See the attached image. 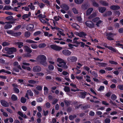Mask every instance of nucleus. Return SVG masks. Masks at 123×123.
Here are the masks:
<instances>
[{
	"instance_id": "nucleus-1",
	"label": "nucleus",
	"mask_w": 123,
	"mask_h": 123,
	"mask_svg": "<svg viewBox=\"0 0 123 123\" xmlns=\"http://www.w3.org/2000/svg\"><path fill=\"white\" fill-rule=\"evenodd\" d=\"M2 51L4 53H6L9 54H12L16 51V49L14 47L8 48L6 47L3 48Z\"/></svg>"
},
{
	"instance_id": "nucleus-2",
	"label": "nucleus",
	"mask_w": 123,
	"mask_h": 123,
	"mask_svg": "<svg viewBox=\"0 0 123 123\" xmlns=\"http://www.w3.org/2000/svg\"><path fill=\"white\" fill-rule=\"evenodd\" d=\"M57 62L59 63L57 64V65L59 67L65 69L68 68V67L66 65V62L63 59L60 58H58L57 59Z\"/></svg>"
},
{
	"instance_id": "nucleus-3",
	"label": "nucleus",
	"mask_w": 123,
	"mask_h": 123,
	"mask_svg": "<svg viewBox=\"0 0 123 123\" xmlns=\"http://www.w3.org/2000/svg\"><path fill=\"white\" fill-rule=\"evenodd\" d=\"M14 22L9 21L5 22V25L4 26V28L6 29H8L11 28L12 26L11 24H14Z\"/></svg>"
},
{
	"instance_id": "nucleus-4",
	"label": "nucleus",
	"mask_w": 123,
	"mask_h": 123,
	"mask_svg": "<svg viewBox=\"0 0 123 123\" xmlns=\"http://www.w3.org/2000/svg\"><path fill=\"white\" fill-rule=\"evenodd\" d=\"M77 59V57L74 56H69L67 58V61L69 62H75Z\"/></svg>"
},
{
	"instance_id": "nucleus-5",
	"label": "nucleus",
	"mask_w": 123,
	"mask_h": 123,
	"mask_svg": "<svg viewBox=\"0 0 123 123\" xmlns=\"http://www.w3.org/2000/svg\"><path fill=\"white\" fill-rule=\"evenodd\" d=\"M37 60L39 62H41V61L46 60L47 59L46 56L43 55H39L38 56L37 58Z\"/></svg>"
},
{
	"instance_id": "nucleus-6",
	"label": "nucleus",
	"mask_w": 123,
	"mask_h": 123,
	"mask_svg": "<svg viewBox=\"0 0 123 123\" xmlns=\"http://www.w3.org/2000/svg\"><path fill=\"white\" fill-rule=\"evenodd\" d=\"M116 35V33H109L107 34H106L107 38L108 40H114L113 38V36Z\"/></svg>"
},
{
	"instance_id": "nucleus-7",
	"label": "nucleus",
	"mask_w": 123,
	"mask_h": 123,
	"mask_svg": "<svg viewBox=\"0 0 123 123\" xmlns=\"http://www.w3.org/2000/svg\"><path fill=\"white\" fill-rule=\"evenodd\" d=\"M28 95L31 96H32L33 95V93L31 90H29L27 91V92L25 96V97L29 99V98L28 97Z\"/></svg>"
},
{
	"instance_id": "nucleus-8",
	"label": "nucleus",
	"mask_w": 123,
	"mask_h": 123,
	"mask_svg": "<svg viewBox=\"0 0 123 123\" xmlns=\"http://www.w3.org/2000/svg\"><path fill=\"white\" fill-rule=\"evenodd\" d=\"M63 54L65 55H70L71 52L68 49H64L62 51Z\"/></svg>"
},
{
	"instance_id": "nucleus-9",
	"label": "nucleus",
	"mask_w": 123,
	"mask_h": 123,
	"mask_svg": "<svg viewBox=\"0 0 123 123\" xmlns=\"http://www.w3.org/2000/svg\"><path fill=\"white\" fill-rule=\"evenodd\" d=\"M32 70L34 72H39L41 71V68L38 66H35L33 67Z\"/></svg>"
},
{
	"instance_id": "nucleus-10",
	"label": "nucleus",
	"mask_w": 123,
	"mask_h": 123,
	"mask_svg": "<svg viewBox=\"0 0 123 123\" xmlns=\"http://www.w3.org/2000/svg\"><path fill=\"white\" fill-rule=\"evenodd\" d=\"M85 24L86 26L89 27H93L94 26L93 24L90 21H87L85 22Z\"/></svg>"
},
{
	"instance_id": "nucleus-11",
	"label": "nucleus",
	"mask_w": 123,
	"mask_h": 123,
	"mask_svg": "<svg viewBox=\"0 0 123 123\" xmlns=\"http://www.w3.org/2000/svg\"><path fill=\"white\" fill-rule=\"evenodd\" d=\"M34 27V26L32 24H30L27 26L26 27V29L29 31H32Z\"/></svg>"
},
{
	"instance_id": "nucleus-12",
	"label": "nucleus",
	"mask_w": 123,
	"mask_h": 123,
	"mask_svg": "<svg viewBox=\"0 0 123 123\" xmlns=\"http://www.w3.org/2000/svg\"><path fill=\"white\" fill-rule=\"evenodd\" d=\"M86 93L85 92H78V94L80 97L82 98H84L85 97Z\"/></svg>"
},
{
	"instance_id": "nucleus-13",
	"label": "nucleus",
	"mask_w": 123,
	"mask_h": 123,
	"mask_svg": "<svg viewBox=\"0 0 123 123\" xmlns=\"http://www.w3.org/2000/svg\"><path fill=\"white\" fill-rule=\"evenodd\" d=\"M24 49L26 51L29 53H31L32 52L31 49L27 46H25L24 47Z\"/></svg>"
},
{
	"instance_id": "nucleus-14",
	"label": "nucleus",
	"mask_w": 123,
	"mask_h": 123,
	"mask_svg": "<svg viewBox=\"0 0 123 123\" xmlns=\"http://www.w3.org/2000/svg\"><path fill=\"white\" fill-rule=\"evenodd\" d=\"M0 102L2 105L3 106L6 107L9 106L8 103L4 100H1Z\"/></svg>"
},
{
	"instance_id": "nucleus-15",
	"label": "nucleus",
	"mask_w": 123,
	"mask_h": 123,
	"mask_svg": "<svg viewBox=\"0 0 123 123\" xmlns=\"http://www.w3.org/2000/svg\"><path fill=\"white\" fill-rule=\"evenodd\" d=\"M120 8V7L118 6H112L110 7V8L113 10H118Z\"/></svg>"
},
{
	"instance_id": "nucleus-16",
	"label": "nucleus",
	"mask_w": 123,
	"mask_h": 123,
	"mask_svg": "<svg viewBox=\"0 0 123 123\" xmlns=\"http://www.w3.org/2000/svg\"><path fill=\"white\" fill-rule=\"evenodd\" d=\"M93 10V9L92 8H90L88 9L86 12V14L87 15H89Z\"/></svg>"
},
{
	"instance_id": "nucleus-17",
	"label": "nucleus",
	"mask_w": 123,
	"mask_h": 123,
	"mask_svg": "<svg viewBox=\"0 0 123 123\" xmlns=\"http://www.w3.org/2000/svg\"><path fill=\"white\" fill-rule=\"evenodd\" d=\"M49 62L50 64H54L55 63V62L52 60V58L51 57H49L48 58Z\"/></svg>"
},
{
	"instance_id": "nucleus-18",
	"label": "nucleus",
	"mask_w": 123,
	"mask_h": 123,
	"mask_svg": "<svg viewBox=\"0 0 123 123\" xmlns=\"http://www.w3.org/2000/svg\"><path fill=\"white\" fill-rule=\"evenodd\" d=\"M106 8L105 7H99L98 8L99 12L101 13L104 12L106 10Z\"/></svg>"
},
{
	"instance_id": "nucleus-19",
	"label": "nucleus",
	"mask_w": 123,
	"mask_h": 123,
	"mask_svg": "<svg viewBox=\"0 0 123 123\" xmlns=\"http://www.w3.org/2000/svg\"><path fill=\"white\" fill-rule=\"evenodd\" d=\"M18 113L20 115L21 117H24L25 118H27V116L25 114H24L23 113L20 111H19L18 112Z\"/></svg>"
},
{
	"instance_id": "nucleus-20",
	"label": "nucleus",
	"mask_w": 123,
	"mask_h": 123,
	"mask_svg": "<svg viewBox=\"0 0 123 123\" xmlns=\"http://www.w3.org/2000/svg\"><path fill=\"white\" fill-rule=\"evenodd\" d=\"M61 7L66 10H67L69 9L68 6L65 4L62 5L61 6Z\"/></svg>"
},
{
	"instance_id": "nucleus-21",
	"label": "nucleus",
	"mask_w": 123,
	"mask_h": 123,
	"mask_svg": "<svg viewBox=\"0 0 123 123\" xmlns=\"http://www.w3.org/2000/svg\"><path fill=\"white\" fill-rule=\"evenodd\" d=\"M76 34L80 37H82L85 36L86 35V34L83 32H80V33H77Z\"/></svg>"
},
{
	"instance_id": "nucleus-22",
	"label": "nucleus",
	"mask_w": 123,
	"mask_h": 123,
	"mask_svg": "<svg viewBox=\"0 0 123 123\" xmlns=\"http://www.w3.org/2000/svg\"><path fill=\"white\" fill-rule=\"evenodd\" d=\"M44 94L45 95H47L48 94V89L46 87L44 86Z\"/></svg>"
},
{
	"instance_id": "nucleus-23",
	"label": "nucleus",
	"mask_w": 123,
	"mask_h": 123,
	"mask_svg": "<svg viewBox=\"0 0 123 123\" xmlns=\"http://www.w3.org/2000/svg\"><path fill=\"white\" fill-rule=\"evenodd\" d=\"M46 44L45 43H43L39 44L38 47L40 48H43L46 46Z\"/></svg>"
},
{
	"instance_id": "nucleus-24",
	"label": "nucleus",
	"mask_w": 123,
	"mask_h": 123,
	"mask_svg": "<svg viewBox=\"0 0 123 123\" xmlns=\"http://www.w3.org/2000/svg\"><path fill=\"white\" fill-rule=\"evenodd\" d=\"M39 19L41 22L43 23L47 24L48 25H50L48 21H46L45 20L42 18H40Z\"/></svg>"
},
{
	"instance_id": "nucleus-25",
	"label": "nucleus",
	"mask_w": 123,
	"mask_h": 123,
	"mask_svg": "<svg viewBox=\"0 0 123 123\" xmlns=\"http://www.w3.org/2000/svg\"><path fill=\"white\" fill-rule=\"evenodd\" d=\"M84 78L86 79V81L87 82H90L91 81V77L90 76L86 75L84 76Z\"/></svg>"
},
{
	"instance_id": "nucleus-26",
	"label": "nucleus",
	"mask_w": 123,
	"mask_h": 123,
	"mask_svg": "<svg viewBox=\"0 0 123 123\" xmlns=\"http://www.w3.org/2000/svg\"><path fill=\"white\" fill-rule=\"evenodd\" d=\"M21 34V33L20 32H14L13 36L15 37H17L19 36Z\"/></svg>"
},
{
	"instance_id": "nucleus-27",
	"label": "nucleus",
	"mask_w": 123,
	"mask_h": 123,
	"mask_svg": "<svg viewBox=\"0 0 123 123\" xmlns=\"http://www.w3.org/2000/svg\"><path fill=\"white\" fill-rule=\"evenodd\" d=\"M108 48L110 50L114 52H116L117 51V50H116L114 48L111 46H109Z\"/></svg>"
},
{
	"instance_id": "nucleus-28",
	"label": "nucleus",
	"mask_w": 123,
	"mask_h": 123,
	"mask_svg": "<svg viewBox=\"0 0 123 123\" xmlns=\"http://www.w3.org/2000/svg\"><path fill=\"white\" fill-rule=\"evenodd\" d=\"M31 36V33L29 31H26L25 32V36L26 38L29 37Z\"/></svg>"
},
{
	"instance_id": "nucleus-29",
	"label": "nucleus",
	"mask_w": 123,
	"mask_h": 123,
	"mask_svg": "<svg viewBox=\"0 0 123 123\" xmlns=\"http://www.w3.org/2000/svg\"><path fill=\"white\" fill-rule=\"evenodd\" d=\"M10 43L6 41L4 42L2 44V45L3 46H5L9 45Z\"/></svg>"
},
{
	"instance_id": "nucleus-30",
	"label": "nucleus",
	"mask_w": 123,
	"mask_h": 123,
	"mask_svg": "<svg viewBox=\"0 0 123 123\" xmlns=\"http://www.w3.org/2000/svg\"><path fill=\"white\" fill-rule=\"evenodd\" d=\"M23 43L22 42H17L16 44L18 45L19 48H21L23 46Z\"/></svg>"
},
{
	"instance_id": "nucleus-31",
	"label": "nucleus",
	"mask_w": 123,
	"mask_h": 123,
	"mask_svg": "<svg viewBox=\"0 0 123 123\" xmlns=\"http://www.w3.org/2000/svg\"><path fill=\"white\" fill-rule=\"evenodd\" d=\"M13 65L14 66H17L19 68H21V67L20 65H18V63L17 62H15L13 63Z\"/></svg>"
},
{
	"instance_id": "nucleus-32",
	"label": "nucleus",
	"mask_w": 123,
	"mask_h": 123,
	"mask_svg": "<svg viewBox=\"0 0 123 123\" xmlns=\"http://www.w3.org/2000/svg\"><path fill=\"white\" fill-rule=\"evenodd\" d=\"M90 71V73L92 74L93 76H94V78H96L98 76L97 74L95 72L93 71L92 73L91 71Z\"/></svg>"
},
{
	"instance_id": "nucleus-33",
	"label": "nucleus",
	"mask_w": 123,
	"mask_h": 123,
	"mask_svg": "<svg viewBox=\"0 0 123 123\" xmlns=\"http://www.w3.org/2000/svg\"><path fill=\"white\" fill-rule=\"evenodd\" d=\"M28 6L30 7V9L31 10H33L35 9V7L33 5V3H31L30 5H29Z\"/></svg>"
},
{
	"instance_id": "nucleus-34",
	"label": "nucleus",
	"mask_w": 123,
	"mask_h": 123,
	"mask_svg": "<svg viewBox=\"0 0 123 123\" xmlns=\"http://www.w3.org/2000/svg\"><path fill=\"white\" fill-rule=\"evenodd\" d=\"M84 0H74L75 2L77 4H80L82 3Z\"/></svg>"
},
{
	"instance_id": "nucleus-35",
	"label": "nucleus",
	"mask_w": 123,
	"mask_h": 123,
	"mask_svg": "<svg viewBox=\"0 0 123 123\" xmlns=\"http://www.w3.org/2000/svg\"><path fill=\"white\" fill-rule=\"evenodd\" d=\"M72 27L76 29H78L79 28V26L76 24H74L72 25Z\"/></svg>"
},
{
	"instance_id": "nucleus-36",
	"label": "nucleus",
	"mask_w": 123,
	"mask_h": 123,
	"mask_svg": "<svg viewBox=\"0 0 123 123\" xmlns=\"http://www.w3.org/2000/svg\"><path fill=\"white\" fill-rule=\"evenodd\" d=\"M100 4L105 6H107L108 5V3L105 1L102 0L100 1Z\"/></svg>"
},
{
	"instance_id": "nucleus-37",
	"label": "nucleus",
	"mask_w": 123,
	"mask_h": 123,
	"mask_svg": "<svg viewBox=\"0 0 123 123\" xmlns=\"http://www.w3.org/2000/svg\"><path fill=\"white\" fill-rule=\"evenodd\" d=\"M31 46L32 48L33 49H37L38 46L37 45L35 44H32L31 45Z\"/></svg>"
},
{
	"instance_id": "nucleus-38",
	"label": "nucleus",
	"mask_w": 123,
	"mask_h": 123,
	"mask_svg": "<svg viewBox=\"0 0 123 123\" xmlns=\"http://www.w3.org/2000/svg\"><path fill=\"white\" fill-rule=\"evenodd\" d=\"M40 62L41 64L44 66H46L47 65V62H46V60L41 61Z\"/></svg>"
},
{
	"instance_id": "nucleus-39",
	"label": "nucleus",
	"mask_w": 123,
	"mask_h": 123,
	"mask_svg": "<svg viewBox=\"0 0 123 123\" xmlns=\"http://www.w3.org/2000/svg\"><path fill=\"white\" fill-rule=\"evenodd\" d=\"M13 17L11 16H9L6 17L5 18V19L7 20H11L13 19Z\"/></svg>"
},
{
	"instance_id": "nucleus-40",
	"label": "nucleus",
	"mask_w": 123,
	"mask_h": 123,
	"mask_svg": "<svg viewBox=\"0 0 123 123\" xmlns=\"http://www.w3.org/2000/svg\"><path fill=\"white\" fill-rule=\"evenodd\" d=\"M11 98L13 101L16 100L17 99V97L16 96L14 95L13 94Z\"/></svg>"
},
{
	"instance_id": "nucleus-41",
	"label": "nucleus",
	"mask_w": 123,
	"mask_h": 123,
	"mask_svg": "<svg viewBox=\"0 0 123 123\" xmlns=\"http://www.w3.org/2000/svg\"><path fill=\"white\" fill-rule=\"evenodd\" d=\"M37 17L42 18H45L46 16L44 14L43 15L42 14H40L38 15Z\"/></svg>"
},
{
	"instance_id": "nucleus-42",
	"label": "nucleus",
	"mask_w": 123,
	"mask_h": 123,
	"mask_svg": "<svg viewBox=\"0 0 123 123\" xmlns=\"http://www.w3.org/2000/svg\"><path fill=\"white\" fill-rule=\"evenodd\" d=\"M12 9V7L11 6H5L3 8V10H9Z\"/></svg>"
},
{
	"instance_id": "nucleus-43",
	"label": "nucleus",
	"mask_w": 123,
	"mask_h": 123,
	"mask_svg": "<svg viewBox=\"0 0 123 123\" xmlns=\"http://www.w3.org/2000/svg\"><path fill=\"white\" fill-rule=\"evenodd\" d=\"M36 88L37 90L38 91H41L42 90V86L38 85L36 87Z\"/></svg>"
},
{
	"instance_id": "nucleus-44",
	"label": "nucleus",
	"mask_w": 123,
	"mask_h": 123,
	"mask_svg": "<svg viewBox=\"0 0 123 123\" xmlns=\"http://www.w3.org/2000/svg\"><path fill=\"white\" fill-rule=\"evenodd\" d=\"M48 68L50 70H52L54 69V66L51 64H50L49 65Z\"/></svg>"
},
{
	"instance_id": "nucleus-45",
	"label": "nucleus",
	"mask_w": 123,
	"mask_h": 123,
	"mask_svg": "<svg viewBox=\"0 0 123 123\" xmlns=\"http://www.w3.org/2000/svg\"><path fill=\"white\" fill-rule=\"evenodd\" d=\"M20 101L21 102L23 103H25L26 101V99L24 97H22Z\"/></svg>"
},
{
	"instance_id": "nucleus-46",
	"label": "nucleus",
	"mask_w": 123,
	"mask_h": 123,
	"mask_svg": "<svg viewBox=\"0 0 123 123\" xmlns=\"http://www.w3.org/2000/svg\"><path fill=\"white\" fill-rule=\"evenodd\" d=\"M25 42L30 43H35L34 41L30 39H28L26 40Z\"/></svg>"
},
{
	"instance_id": "nucleus-47",
	"label": "nucleus",
	"mask_w": 123,
	"mask_h": 123,
	"mask_svg": "<svg viewBox=\"0 0 123 123\" xmlns=\"http://www.w3.org/2000/svg\"><path fill=\"white\" fill-rule=\"evenodd\" d=\"M64 90L66 92H68L70 90L68 86H65L64 88Z\"/></svg>"
},
{
	"instance_id": "nucleus-48",
	"label": "nucleus",
	"mask_w": 123,
	"mask_h": 123,
	"mask_svg": "<svg viewBox=\"0 0 123 123\" xmlns=\"http://www.w3.org/2000/svg\"><path fill=\"white\" fill-rule=\"evenodd\" d=\"M7 33L9 34H11L13 36V34L14 31L12 30H9L7 31Z\"/></svg>"
},
{
	"instance_id": "nucleus-49",
	"label": "nucleus",
	"mask_w": 123,
	"mask_h": 123,
	"mask_svg": "<svg viewBox=\"0 0 123 123\" xmlns=\"http://www.w3.org/2000/svg\"><path fill=\"white\" fill-rule=\"evenodd\" d=\"M75 77L79 81L82 80L83 79V76H76Z\"/></svg>"
},
{
	"instance_id": "nucleus-50",
	"label": "nucleus",
	"mask_w": 123,
	"mask_h": 123,
	"mask_svg": "<svg viewBox=\"0 0 123 123\" xmlns=\"http://www.w3.org/2000/svg\"><path fill=\"white\" fill-rule=\"evenodd\" d=\"M22 9L26 11H29L30 9L29 8L28 6L22 7Z\"/></svg>"
},
{
	"instance_id": "nucleus-51",
	"label": "nucleus",
	"mask_w": 123,
	"mask_h": 123,
	"mask_svg": "<svg viewBox=\"0 0 123 123\" xmlns=\"http://www.w3.org/2000/svg\"><path fill=\"white\" fill-rule=\"evenodd\" d=\"M98 64L99 66L102 67H105L107 65V64L105 63L99 62Z\"/></svg>"
},
{
	"instance_id": "nucleus-52",
	"label": "nucleus",
	"mask_w": 123,
	"mask_h": 123,
	"mask_svg": "<svg viewBox=\"0 0 123 123\" xmlns=\"http://www.w3.org/2000/svg\"><path fill=\"white\" fill-rule=\"evenodd\" d=\"M76 117V116L75 115H74L73 116H69V118L70 120H72L74 119Z\"/></svg>"
},
{
	"instance_id": "nucleus-53",
	"label": "nucleus",
	"mask_w": 123,
	"mask_h": 123,
	"mask_svg": "<svg viewBox=\"0 0 123 123\" xmlns=\"http://www.w3.org/2000/svg\"><path fill=\"white\" fill-rule=\"evenodd\" d=\"M22 18L23 19L25 20L26 18H29V17L27 14H25L23 15L22 16Z\"/></svg>"
},
{
	"instance_id": "nucleus-54",
	"label": "nucleus",
	"mask_w": 123,
	"mask_h": 123,
	"mask_svg": "<svg viewBox=\"0 0 123 123\" xmlns=\"http://www.w3.org/2000/svg\"><path fill=\"white\" fill-rule=\"evenodd\" d=\"M102 104L106 106H107L109 105V104L105 101H102Z\"/></svg>"
},
{
	"instance_id": "nucleus-55",
	"label": "nucleus",
	"mask_w": 123,
	"mask_h": 123,
	"mask_svg": "<svg viewBox=\"0 0 123 123\" xmlns=\"http://www.w3.org/2000/svg\"><path fill=\"white\" fill-rule=\"evenodd\" d=\"M62 49V47L56 45V50L59 51Z\"/></svg>"
},
{
	"instance_id": "nucleus-56",
	"label": "nucleus",
	"mask_w": 123,
	"mask_h": 123,
	"mask_svg": "<svg viewBox=\"0 0 123 123\" xmlns=\"http://www.w3.org/2000/svg\"><path fill=\"white\" fill-rule=\"evenodd\" d=\"M105 123H109L111 122V120L109 118H107L105 120Z\"/></svg>"
},
{
	"instance_id": "nucleus-57",
	"label": "nucleus",
	"mask_w": 123,
	"mask_h": 123,
	"mask_svg": "<svg viewBox=\"0 0 123 123\" xmlns=\"http://www.w3.org/2000/svg\"><path fill=\"white\" fill-rule=\"evenodd\" d=\"M92 2L93 5V6H98V4L94 0H92Z\"/></svg>"
},
{
	"instance_id": "nucleus-58",
	"label": "nucleus",
	"mask_w": 123,
	"mask_h": 123,
	"mask_svg": "<svg viewBox=\"0 0 123 123\" xmlns=\"http://www.w3.org/2000/svg\"><path fill=\"white\" fill-rule=\"evenodd\" d=\"M101 80L103 81V83L107 85L108 84V81L106 80L102 79H101Z\"/></svg>"
},
{
	"instance_id": "nucleus-59",
	"label": "nucleus",
	"mask_w": 123,
	"mask_h": 123,
	"mask_svg": "<svg viewBox=\"0 0 123 123\" xmlns=\"http://www.w3.org/2000/svg\"><path fill=\"white\" fill-rule=\"evenodd\" d=\"M73 12L75 14H77L78 13V10L75 8H74L72 9Z\"/></svg>"
},
{
	"instance_id": "nucleus-60",
	"label": "nucleus",
	"mask_w": 123,
	"mask_h": 123,
	"mask_svg": "<svg viewBox=\"0 0 123 123\" xmlns=\"http://www.w3.org/2000/svg\"><path fill=\"white\" fill-rule=\"evenodd\" d=\"M41 32L40 31H38L35 32L33 34V35L34 36H37L41 33Z\"/></svg>"
},
{
	"instance_id": "nucleus-61",
	"label": "nucleus",
	"mask_w": 123,
	"mask_h": 123,
	"mask_svg": "<svg viewBox=\"0 0 123 123\" xmlns=\"http://www.w3.org/2000/svg\"><path fill=\"white\" fill-rule=\"evenodd\" d=\"M111 98L112 99L114 100L116 99L117 97L115 95L113 94L111 95Z\"/></svg>"
},
{
	"instance_id": "nucleus-62",
	"label": "nucleus",
	"mask_w": 123,
	"mask_h": 123,
	"mask_svg": "<svg viewBox=\"0 0 123 123\" xmlns=\"http://www.w3.org/2000/svg\"><path fill=\"white\" fill-rule=\"evenodd\" d=\"M21 25H19L15 27L14 28V30H17L19 29L21 27Z\"/></svg>"
},
{
	"instance_id": "nucleus-63",
	"label": "nucleus",
	"mask_w": 123,
	"mask_h": 123,
	"mask_svg": "<svg viewBox=\"0 0 123 123\" xmlns=\"http://www.w3.org/2000/svg\"><path fill=\"white\" fill-rule=\"evenodd\" d=\"M104 88L105 87L104 86H100L99 88L98 89V90L99 91H103Z\"/></svg>"
},
{
	"instance_id": "nucleus-64",
	"label": "nucleus",
	"mask_w": 123,
	"mask_h": 123,
	"mask_svg": "<svg viewBox=\"0 0 123 123\" xmlns=\"http://www.w3.org/2000/svg\"><path fill=\"white\" fill-rule=\"evenodd\" d=\"M117 87L120 90H123V85H119Z\"/></svg>"
}]
</instances>
